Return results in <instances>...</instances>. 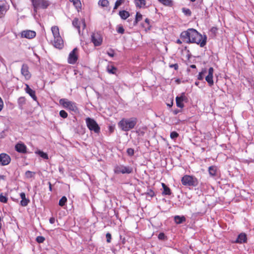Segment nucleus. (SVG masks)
I'll use <instances>...</instances> for the list:
<instances>
[{
    "mask_svg": "<svg viewBox=\"0 0 254 254\" xmlns=\"http://www.w3.org/2000/svg\"><path fill=\"white\" fill-rule=\"evenodd\" d=\"M180 38L187 44L195 43L203 47L206 44L207 37L198 33L195 29L189 28L183 31L180 34Z\"/></svg>",
    "mask_w": 254,
    "mask_h": 254,
    "instance_id": "nucleus-1",
    "label": "nucleus"
},
{
    "mask_svg": "<svg viewBox=\"0 0 254 254\" xmlns=\"http://www.w3.org/2000/svg\"><path fill=\"white\" fill-rule=\"evenodd\" d=\"M137 123L136 118H123L118 123L119 127L123 131H128L134 128Z\"/></svg>",
    "mask_w": 254,
    "mask_h": 254,
    "instance_id": "nucleus-2",
    "label": "nucleus"
},
{
    "mask_svg": "<svg viewBox=\"0 0 254 254\" xmlns=\"http://www.w3.org/2000/svg\"><path fill=\"white\" fill-rule=\"evenodd\" d=\"M59 103L63 108L70 112L74 113L78 112L79 109L76 103L66 98L61 99L59 101Z\"/></svg>",
    "mask_w": 254,
    "mask_h": 254,
    "instance_id": "nucleus-3",
    "label": "nucleus"
},
{
    "mask_svg": "<svg viewBox=\"0 0 254 254\" xmlns=\"http://www.w3.org/2000/svg\"><path fill=\"white\" fill-rule=\"evenodd\" d=\"M33 7L35 14L38 13L40 9H46L50 5V3L48 0H30Z\"/></svg>",
    "mask_w": 254,
    "mask_h": 254,
    "instance_id": "nucleus-4",
    "label": "nucleus"
},
{
    "mask_svg": "<svg viewBox=\"0 0 254 254\" xmlns=\"http://www.w3.org/2000/svg\"><path fill=\"white\" fill-rule=\"evenodd\" d=\"M181 183L185 186L196 187L198 185V180L193 176L185 175L182 178Z\"/></svg>",
    "mask_w": 254,
    "mask_h": 254,
    "instance_id": "nucleus-5",
    "label": "nucleus"
},
{
    "mask_svg": "<svg viewBox=\"0 0 254 254\" xmlns=\"http://www.w3.org/2000/svg\"><path fill=\"white\" fill-rule=\"evenodd\" d=\"M85 121L87 127L90 130L93 131L97 133L100 132V127L94 119L87 118Z\"/></svg>",
    "mask_w": 254,
    "mask_h": 254,
    "instance_id": "nucleus-6",
    "label": "nucleus"
},
{
    "mask_svg": "<svg viewBox=\"0 0 254 254\" xmlns=\"http://www.w3.org/2000/svg\"><path fill=\"white\" fill-rule=\"evenodd\" d=\"M79 58V50L77 48H74L69 54L67 62L69 64H75Z\"/></svg>",
    "mask_w": 254,
    "mask_h": 254,
    "instance_id": "nucleus-7",
    "label": "nucleus"
},
{
    "mask_svg": "<svg viewBox=\"0 0 254 254\" xmlns=\"http://www.w3.org/2000/svg\"><path fill=\"white\" fill-rule=\"evenodd\" d=\"M114 173L119 174H130L133 172V169L129 166H125L123 165H116L114 169Z\"/></svg>",
    "mask_w": 254,
    "mask_h": 254,
    "instance_id": "nucleus-8",
    "label": "nucleus"
},
{
    "mask_svg": "<svg viewBox=\"0 0 254 254\" xmlns=\"http://www.w3.org/2000/svg\"><path fill=\"white\" fill-rule=\"evenodd\" d=\"M91 42L93 43L94 46H100L103 42V37L101 33L99 32H94L92 33L91 36Z\"/></svg>",
    "mask_w": 254,
    "mask_h": 254,
    "instance_id": "nucleus-9",
    "label": "nucleus"
},
{
    "mask_svg": "<svg viewBox=\"0 0 254 254\" xmlns=\"http://www.w3.org/2000/svg\"><path fill=\"white\" fill-rule=\"evenodd\" d=\"M188 98L185 92L182 93L180 96H177L176 98V105L178 107L183 109L185 105L184 102H187Z\"/></svg>",
    "mask_w": 254,
    "mask_h": 254,
    "instance_id": "nucleus-10",
    "label": "nucleus"
},
{
    "mask_svg": "<svg viewBox=\"0 0 254 254\" xmlns=\"http://www.w3.org/2000/svg\"><path fill=\"white\" fill-rule=\"evenodd\" d=\"M72 25L78 30L79 34L80 33V28H82L83 29H84L86 27L84 19H82L80 20L78 18H75L72 21Z\"/></svg>",
    "mask_w": 254,
    "mask_h": 254,
    "instance_id": "nucleus-11",
    "label": "nucleus"
},
{
    "mask_svg": "<svg viewBox=\"0 0 254 254\" xmlns=\"http://www.w3.org/2000/svg\"><path fill=\"white\" fill-rule=\"evenodd\" d=\"M9 8V6L7 2L3 0L0 1V18L4 17Z\"/></svg>",
    "mask_w": 254,
    "mask_h": 254,
    "instance_id": "nucleus-12",
    "label": "nucleus"
},
{
    "mask_svg": "<svg viewBox=\"0 0 254 254\" xmlns=\"http://www.w3.org/2000/svg\"><path fill=\"white\" fill-rule=\"evenodd\" d=\"M21 73L26 80H29L32 74L29 71V68L27 64H23L21 66Z\"/></svg>",
    "mask_w": 254,
    "mask_h": 254,
    "instance_id": "nucleus-13",
    "label": "nucleus"
},
{
    "mask_svg": "<svg viewBox=\"0 0 254 254\" xmlns=\"http://www.w3.org/2000/svg\"><path fill=\"white\" fill-rule=\"evenodd\" d=\"M52 43L55 48L59 49H62L64 47V42L61 36L54 38Z\"/></svg>",
    "mask_w": 254,
    "mask_h": 254,
    "instance_id": "nucleus-14",
    "label": "nucleus"
},
{
    "mask_svg": "<svg viewBox=\"0 0 254 254\" xmlns=\"http://www.w3.org/2000/svg\"><path fill=\"white\" fill-rule=\"evenodd\" d=\"M11 161V158L8 154L2 153L0 154V164L1 166L8 165Z\"/></svg>",
    "mask_w": 254,
    "mask_h": 254,
    "instance_id": "nucleus-15",
    "label": "nucleus"
},
{
    "mask_svg": "<svg viewBox=\"0 0 254 254\" xmlns=\"http://www.w3.org/2000/svg\"><path fill=\"white\" fill-rule=\"evenodd\" d=\"M36 35V33L34 31L27 30H24L21 33V37L31 39L34 38Z\"/></svg>",
    "mask_w": 254,
    "mask_h": 254,
    "instance_id": "nucleus-16",
    "label": "nucleus"
},
{
    "mask_svg": "<svg viewBox=\"0 0 254 254\" xmlns=\"http://www.w3.org/2000/svg\"><path fill=\"white\" fill-rule=\"evenodd\" d=\"M213 73H214V69L213 67H211L208 69V74L205 77V80L207 82L208 85L210 86H212L214 84L213 81Z\"/></svg>",
    "mask_w": 254,
    "mask_h": 254,
    "instance_id": "nucleus-17",
    "label": "nucleus"
},
{
    "mask_svg": "<svg viewBox=\"0 0 254 254\" xmlns=\"http://www.w3.org/2000/svg\"><path fill=\"white\" fill-rule=\"evenodd\" d=\"M15 150L20 153L25 154L27 153V147L23 142H20L15 145Z\"/></svg>",
    "mask_w": 254,
    "mask_h": 254,
    "instance_id": "nucleus-18",
    "label": "nucleus"
},
{
    "mask_svg": "<svg viewBox=\"0 0 254 254\" xmlns=\"http://www.w3.org/2000/svg\"><path fill=\"white\" fill-rule=\"evenodd\" d=\"M98 5L108 11L110 10V2L108 0H99Z\"/></svg>",
    "mask_w": 254,
    "mask_h": 254,
    "instance_id": "nucleus-19",
    "label": "nucleus"
},
{
    "mask_svg": "<svg viewBox=\"0 0 254 254\" xmlns=\"http://www.w3.org/2000/svg\"><path fill=\"white\" fill-rule=\"evenodd\" d=\"M25 86V90L26 92L28 93L34 101H37V97L36 95L35 91L32 90L28 84H26Z\"/></svg>",
    "mask_w": 254,
    "mask_h": 254,
    "instance_id": "nucleus-20",
    "label": "nucleus"
},
{
    "mask_svg": "<svg viewBox=\"0 0 254 254\" xmlns=\"http://www.w3.org/2000/svg\"><path fill=\"white\" fill-rule=\"evenodd\" d=\"M20 196L21 198V200L20 201V205L23 207L26 206L30 202L29 199L26 197V195L24 192H21L20 194Z\"/></svg>",
    "mask_w": 254,
    "mask_h": 254,
    "instance_id": "nucleus-21",
    "label": "nucleus"
},
{
    "mask_svg": "<svg viewBox=\"0 0 254 254\" xmlns=\"http://www.w3.org/2000/svg\"><path fill=\"white\" fill-rule=\"evenodd\" d=\"M137 8H142L146 7V1L145 0H133Z\"/></svg>",
    "mask_w": 254,
    "mask_h": 254,
    "instance_id": "nucleus-22",
    "label": "nucleus"
},
{
    "mask_svg": "<svg viewBox=\"0 0 254 254\" xmlns=\"http://www.w3.org/2000/svg\"><path fill=\"white\" fill-rule=\"evenodd\" d=\"M247 241V236L245 234L241 233L238 236L235 242L237 243H245Z\"/></svg>",
    "mask_w": 254,
    "mask_h": 254,
    "instance_id": "nucleus-23",
    "label": "nucleus"
},
{
    "mask_svg": "<svg viewBox=\"0 0 254 254\" xmlns=\"http://www.w3.org/2000/svg\"><path fill=\"white\" fill-rule=\"evenodd\" d=\"M51 31L54 38L58 37L61 36L60 33V29L58 26H53L51 28Z\"/></svg>",
    "mask_w": 254,
    "mask_h": 254,
    "instance_id": "nucleus-24",
    "label": "nucleus"
},
{
    "mask_svg": "<svg viewBox=\"0 0 254 254\" xmlns=\"http://www.w3.org/2000/svg\"><path fill=\"white\" fill-rule=\"evenodd\" d=\"M186 221V218L184 216L176 215L174 217V221L177 224H182Z\"/></svg>",
    "mask_w": 254,
    "mask_h": 254,
    "instance_id": "nucleus-25",
    "label": "nucleus"
},
{
    "mask_svg": "<svg viewBox=\"0 0 254 254\" xmlns=\"http://www.w3.org/2000/svg\"><path fill=\"white\" fill-rule=\"evenodd\" d=\"M69 1L73 3L78 11L81 10L82 4L80 0H69Z\"/></svg>",
    "mask_w": 254,
    "mask_h": 254,
    "instance_id": "nucleus-26",
    "label": "nucleus"
},
{
    "mask_svg": "<svg viewBox=\"0 0 254 254\" xmlns=\"http://www.w3.org/2000/svg\"><path fill=\"white\" fill-rule=\"evenodd\" d=\"M163 5L168 6V7H173L174 6V1L173 0H158Z\"/></svg>",
    "mask_w": 254,
    "mask_h": 254,
    "instance_id": "nucleus-27",
    "label": "nucleus"
},
{
    "mask_svg": "<svg viewBox=\"0 0 254 254\" xmlns=\"http://www.w3.org/2000/svg\"><path fill=\"white\" fill-rule=\"evenodd\" d=\"M162 186L163 189L162 194L170 195L172 193L170 189L168 186H167L164 183H162Z\"/></svg>",
    "mask_w": 254,
    "mask_h": 254,
    "instance_id": "nucleus-28",
    "label": "nucleus"
},
{
    "mask_svg": "<svg viewBox=\"0 0 254 254\" xmlns=\"http://www.w3.org/2000/svg\"><path fill=\"white\" fill-rule=\"evenodd\" d=\"M107 71L111 74H116L117 68L113 64H109L107 67Z\"/></svg>",
    "mask_w": 254,
    "mask_h": 254,
    "instance_id": "nucleus-29",
    "label": "nucleus"
},
{
    "mask_svg": "<svg viewBox=\"0 0 254 254\" xmlns=\"http://www.w3.org/2000/svg\"><path fill=\"white\" fill-rule=\"evenodd\" d=\"M119 14L121 18L124 20L127 19L130 15L129 12L125 10L120 11Z\"/></svg>",
    "mask_w": 254,
    "mask_h": 254,
    "instance_id": "nucleus-30",
    "label": "nucleus"
},
{
    "mask_svg": "<svg viewBox=\"0 0 254 254\" xmlns=\"http://www.w3.org/2000/svg\"><path fill=\"white\" fill-rule=\"evenodd\" d=\"M217 169L215 166H211L208 168L209 174L211 176H215L217 174Z\"/></svg>",
    "mask_w": 254,
    "mask_h": 254,
    "instance_id": "nucleus-31",
    "label": "nucleus"
},
{
    "mask_svg": "<svg viewBox=\"0 0 254 254\" xmlns=\"http://www.w3.org/2000/svg\"><path fill=\"white\" fill-rule=\"evenodd\" d=\"M142 15L139 12H137L135 15V20L134 21V25H137L138 22L142 19Z\"/></svg>",
    "mask_w": 254,
    "mask_h": 254,
    "instance_id": "nucleus-32",
    "label": "nucleus"
},
{
    "mask_svg": "<svg viewBox=\"0 0 254 254\" xmlns=\"http://www.w3.org/2000/svg\"><path fill=\"white\" fill-rule=\"evenodd\" d=\"M125 0H117L115 2L113 12H114L121 5L123 4L125 2Z\"/></svg>",
    "mask_w": 254,
    "mask_h": 254,
    "instance_id": "nucleus-33",
    "label": "nucleus"
},
{
    "mask_svg": "<svg viewBox=\"0 0 254 254\" xmlns=\"http://www.w3.org/2000/svg\"><path fill=\"white\" fill-rule=\"evenodd\" d=\"M37 154H38L41 157L45 159H48V154L42 151L39 150L36 152Z\"/></svg>",
    "mask_w": 254,
    "mask_h": 254,
    "instance_id": "nucleus-34",
    "label": "nucleus"
},
{
    "mask_svg": "<svg viewBox=\"0 0 254 254\" xmlns=\"http://www.w3.org/2000/svg\"><path fill=\"white\" fill-rule=\"evenodd\" d=\"M67 202V198L65 196H63L59 201V205L60 206H64Z\"/></svg>",
    "mask_w": 254,
    "mask_h": 254,
    "instance_id": "nucleus-35",
    "label": "nucleus"
},
{
    "mask_svg": "<svg viewBox=\"0 0 254 254\" xmlns=\"http://www.w3.org/2000/svg\"><path fill=\"white\" fill-rule=\"evenodd\" d=\"M182 11L186 16H190L191 15V11L189 8H183Z\"/></svg>",
    "mask_w": 254,
    "mask_h": 254,
    "instance_id": "nucleus-36",
    "label": "nucleus"
},
{
    "mask_svg": "<svg viewBox=\"0 0 254 254\" xmlns=\"http://www.w3.org/2000/svg\"><path fill=\"white\" fill-rule=\"evenodd\" d=\"M35 174V172H31L30 171H27L25 172V177L27 178H31L34 177V175Z\"/></svg>",
    "mask_w": 254,
    "mask_h": 254,
    "instance_id": "nucleus-37",
    "label": "nucleus"
},
{
    "mask_svg": "<svg viewBox=\"0 0 254 254\" xmlns=\"http://www.w3.org/2000/svg\"><path fill=\"white\" fill-rule=\"evenodd\" d=\"M206 72V70L205 69H202L201 72H200L197 76V79L199 80H202L203 79V75Z\"/></svg>",
    "mask_w": 254,
    "mask_h": 254,
    "instance_id": "nucleus-38",
    "label": "nucleus"
},
{
    "mask_svg": "<svg viewBox=\"0 0 254 254\" xmlns=\"http://www.w3.org/2000/svg\"><path fill=\"white\" fill-rule=\"evenodd\" d=\"M145 194L151 198H152L155 195V192L151 189L148 190L147 192H146Z\"/></svg>",
    "mask_w": 254,
    "mask_h": 254,
    "instance_id": "nucleus-39",
    "label": "nucleus"
},
{
    "mask_svg": "<svg viewBox=\"0 0 254 254\" xmlns=\"http://www.w3.org/2000/svg\"><path fill=\"white\" fill-rule=\"evenodd\" d=\"M8 198L3 195L2 193L0 194V202L2 203H7Z\"/></svg>",
    "mask_w": 254,
    "mask_h": 254,
    "instance_id": "nucleus-40",
    "label": "nucleus"
},
{
    "mask_svg": "<svg viewBox=\"0 0 254 254\" xmlns=\"http://www.w3.org/2000/svg\"><path fill=\"white\" fill-rule=\"evenodd\" d=\"M179 133L176 131H172L171 132L170 137L173 139H176L179 136Z\"/></svg>",
    "mask_w": 254,
    "mask_h": 254,
    "instance_id": "nucleus-41",
    "label": "nucleus"
},
{
    "mask_svg": "<svg viewBox=\"0 0 254 254\" xmlns=\"http://www.w3.org/2000/svg\"><path fill=\"white\" fill-rule=\"evenodd\" d=\"M117 31L118 33L120 34H124L125 32V29L122 25H119L117 27Z\"/></svg>",
    "mask_w": 254,
    "mask_h": 254,
    "instance_id": "nucleus-42",
    "label": "nucleus"
},
{
    "mask_svg": "<svg viewBox=\"0 0 254 254\" xmlns=\"http://www.w3.org/2000/svg\"><path fill=\"white\" fill-rule=\"evenodd\" d=\"M158 238L160 240H165L167 239V236L164 233H160L158 236Z\"/></svg>",
    "mask_w": 254,
    "mask_h": 254,
    "instance_id": "nucleus-43",
    "label": "nucleus"
},
{
    "mask_svg": "<svg viewBox=\"0 0 254 254\" xmlns=\"http://www.w3.org/2000/svg\"><path fill=\"white\" fill-rule=\"evenodd\" d=\"M60 116L64 119H65L67 117L68 114L64 110H61L60 112Z\"/></svg>",
    "mask_w": 254,
    "mask_h": 254,
    "instance_id": "nucleus-44",
    "label": "nucleus"
},
{
    "mask_svg": "<svg viewBox=\"0 0 254 254\" xmlns=\"http://www.w3.org/2000/svg\"><path fill=\"white\" fill-rule=\"evenodd\" d=\"M45 240V238L43 236H38L36 238V241L38 243H43Z\"/></svg>",
    "mask_w": 254,
    "mask_h": 254,
    "instance_id": "nucleus-45",
    "label": "nucleus"
},
{
    "mask_svg": "<svg viewBox=\"0 0 254 254\" xmlns=\"http://www.w3.org/2000/svg\"><path fill=\"white\" fill-rule=\"evenodd\" d=\"M127 152L128 155L132 156L134 155V149L131 148H128L127 149Z\"/></svg>",
    "mask_w": 254,
    "mask_h": 254,
    "instance_id": "nucleus-46",
    "label": "nucleus"
},
{
    "mask_svg": "<svg viewBox=\"0 0 254 254\" xmlns=\"http://www.w3.org/2000/svg\"><path fill=\"white\" fill-rule=\"evenodd\" d=\"M106 238L107 239V242L110 243L111 242L112 236L109 233H107L106 235Z\"/></svg>",
    "mask_w": 254,
    "mask_h": 254,
    "instance_id": "nucleus-47",
    "label": "nucleus"
},
{
    "mask_svg": "<svg viewBox=\"0 0 254 254\" xmlns=\"http://www.w3.org/2000/svg\"><path fill=\"white\" fill-rule=\"evenodd\" d=\"M107 54L111 57H113L115 56V52L113 49H110L109 51L107 52Z\"/></svg>",
    "mask_w": 254,
    "mask_h": 254,
    "instance_id": "nucleus-48",
    "label": "nucleus"
},
{
    "mask_svg": "<svg viewBox=\"0 0 254 254\" xmlns=\"http://www.w3.org/2000/svg\"><path fill=\"white\" fill-rule=\"evenodd\" d=\"M170 68H174L176 70H177L179 68V65L178 64H171L169 65Z\"/></svg>",
    "mask_w": 254,
    "mask_h": 254,
    "instance_id": "nucleus-49",
    "label": "nucleus"
},
{
    "mask_svg": "<svg viewBox=\"0 0 254 254\" xmlns=\"http://www.w3.org/2000/svg\"><path fill=\"white\" fill-rule=\"evenodd\" d=\"M4 106L3 102L2 99L0 97V112L2 111Z\"/></svg>",
    "mask_w": 254,
    "mask_h": 254,
    "instance_id": "nucleus-50",
    "label": "nucleus"
},
{
    "mask_svg": "<svg viewBox=\"0 0 254 254\" xmlns=\"http://www.w3.org/2000/svg\"><path fill=\"white\" fill-rule=\"evenodd\" d=\"M49 221L50 223L54 224L56 221V219L54 217H52L50 218Z\"/></svg>",
    "mask_w": 254,
    "mask_h": 254,
    "instance_id": "nucleus-51",
    "label": "nucleus"
},
{
    "mask_svg": "<svg viewBox=\"0 0 254 254\" xmlns=\"http://www.w3.org/2000/svg\"><path fill=\"white\" fill-rule=\"evenodd\" d=\"M120 239L122 241V244L124 245L126 242V238L125 237L122 238V236H120Z\"/></svg>",
    "mask_w": 254,
    "mask_h": 254,
    "instance_id": "nucleus-52",
    "label": "nucleus"
},
{
    "mask_svg": "<svg viewBox=\"0 0 254 254\" xmlns=\"http://www.w3.org/2000/svg\"><path fill=\"white\" fill-rule=\"evenodd\" d=\"M145 22L150 27V20L148 18H147L145 19Z\"/></svg>",
    "mask_w": 254,
    "mask_h": 254,
    "instance_id": "nucleus-53",
    "label": "nucleus"
},
{
    "mask_svg": "<svg viewBox=\"0 0 254 254\" xmlns=\"http://www.w3.org/2000/svg\"><path fill=\"white\" fill-rule=\"evenodd\" d=\"M183 40L181 39H178L177 41H176V43L178 44H182V43H183Z\"/></svg>",
    "mask_w": 254,
    "mask_h": 254,
    "instance_id": "nucleus-54",
    "label": "nucleus"
},
{
    "mask_svg": "<svg viewBox=\"0 0 254 254\" xmlns=\"http://www.w3.org/2000/svg\"><path fill=\"white\" fill-rule=\"evenodd\" d=\"M180 112V111H179V110H175L173 111V113H174V115H177Z\"/></svg>",
    "mask_w": 254,
    "mask_h": 254,
    "instance_id": "nucleus-55",
    "label": "nucleus"
},
{
    "mask_svg": "<svg viewBox=\"0 0 254 254\" xmlns=\"http://www.w3.org/2000/svg\"><path fill=\"white\" fill-rule=\"evenodd\" d=\"M49 190L50 191H52V184L50 182H49Z\"/></svg>",
    "mask_w": 254,
    "mask_h": 254,
    "instance_id": "nucleus-56",
    "label": "nucleus"
},
{
    "mask_svg": "<svg viewBox=\"0 0 254 254\" xmlns=\"http://www.w3.org/2000/svg\"><path fill=\"white\" fill-rule=\"evenodd\" d=\"M175 81L177 84H180L181 83V80L180 79H176Z\"/></svg>",
    "mask_w": 254,
    "mask_h": 254,
    "instance_id": "nucleus-57",
    "label": "nucleus"
},
{
    "mask_svg": "<svg viewBox=\"0 0 254 254\" xmlns=\"http://www.w3.org/2000/svg\"><path fill=\"white\" fill-rule=\"evenodd\" d=\"M5 179V176L3 175H0V180H4Z\"/></svg>",
    "mask_w": 254,
    "mask_h": 254,
    "instance_id": "nucleus-58",
    "label": "nucleus"
},
{
    "mask_svg": "<svg viewBox=\"0 0 254 254\" xmlns=\"http://www.w3.org/2000/svg\"><path fill=\"white\" fill-rule=\"evenodd\" d=\"M173 105V100H172L171 102V104H168V106H169V107H172Z\"/></svg>",
    "mask_w": 254,
    "mask_h": 254,
    "instance_id": "nucleus-59",
    "label": "nucleus"
},
{
    "mask_svg": "<svg viewBox=\"0 0 254 254\" xmlns=\"http://www.w3.org/2000/svg\"><path fill=\"white\" fill-rule=\"evenodd\" d=\"M190 67L192 68H195L196 65L195 64H191L190 65Z\"/></svg>",
    "mask_w": 254,
    "mask_h": 254,
    "instance_id": "nucleus-60",
    "label": "nucleus"
},
{
    "mask_svg": "<svg viewBox=\"0 0 254 254\" xmlns=\"http://www.w3.org/2000/svg\"><path fill=\"white\" fill-rule=\"evenodd\" d=\"M211 30H212V31H216V30H217V28H214V27H213V28H212L211 29Z\"/></svg>",
    "mask_w": 254,
    "mask_h": 254,
    "instance_id": "nucleus-61",
    "label": "nucleus"
},
{
    "mask_svg": "<svg viewBox=\"0 0 254 254\" xmlns=\"http://www.w3.org/2000/svg\"><path fill=\"white\" fill-rule=\"evenodd\" d=\"M110 131H111V132H113V131L114 129L112 128V127H110Z\"/></svg>",
    "mask_w": 254,
    "mask_h": 254,
    "instance_id": "nucleus-62",
    "label": "nucleus"
},
{
    "mask_svg": "<svg viewBox=\"0 0 254 254\" xmlns=\"http://www.w3.org/2000/svg\"><path fill=\"white\" fill-rule=\"evenodd\" d=\"M198 83H199V82H196L195 83V84L196 85H197H197H198Z\"/></svg>",
    "mask_w": 254,
    "mask_h": 254,
    "instance_id": "nucleus-63",
    "label": "nucleus"
},
{
    "mask_svg": "<svg viewBox=\"0 0 254 254\" xmlns=\"http://www.w3.org/2000/svg\"><path fill=\"white\" fill-rule=\"evenodd\" d=\"M190 1L191 2H194L196 0H190Z\"/></svg>",
    "mask_w": 254,
    "mask_h": 254,
    "instance_id": "nucleus-64",
    "label": "nucleus"
}]
</instances>
